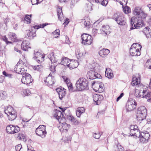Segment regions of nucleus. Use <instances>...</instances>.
<instances>
[{
    "instance_id": "f8f14e48",
    "label": "nucleus",
    "mask_w": 151,
    "mask_h": 151,
    "mask_svg": "<svg viewBox=\"0 0 151 151\" xmlns=\"http://www.w3.org/2000/svg\"><path fill=\"white\" fill-rule=\"evenodd\" d=\"M21 81L22 83L28 85L32 82L33 79H32L31 76L30 74L26 73L25 76H23Z\"/></svg>"
},
{
    "instance_id": "79ce46f5",
    "label": "nucleus",
    "mask_w": 151,
    "mask_h": 151,
    "mask_svg": "<svg viewBox=\"0 0 151 151\" xmlns=\"http://www.w3.org/2000/svg\"><path fill=\"white\" fill-rule=\"evenodd\" d=\"M142 98H146L148 101H151V95L150 93L147 92V94H145L144 95V97Z\"/></svg>"
},
{
    "instance_id": "0eeeda50",
    "label": "nucleus",
    "mask_w": 151,
    "mask_h": 151,
    "mask_svg": "<svg viewBox=\"0 0 151 151\" xmlns=\"http://www.w3.org/2000/svg\"><path fill=\"white\" fill-rule=\"evenodd\" d=\"M140 87H142L140 85ZM147 91V89L145 88L144 89L143 88H140L138 85L135 90L134 95L137 98H142L144 97V95L146 93Z\"/></svg>"
},
{
    "instance_id": "5fc2aeb1",
    "label": "nucleus",
    "mask_w": 151,
    "mask_h": 151,
    "mask_svg": "<svg viewBox=\"0 0 151 151\" xmlns=\"http://www.w3.org/2000/svg\"><path fill=\"white\" fill-rule=\"evenodd\" d=\"M3 74L5 76L8 77L9 78H11L12 75L11 74H8L6 73L5 71H4L3 72Z\"/></svg>"
},
{
    "instance_id": "603ef678",
    "label": "nucleus",
    "mask_w": 151,
    "mask_h": 151,
    "mask_svg": "<svg viewBox=\"0 0 151 151\" xmlns=\"http://www.w3.org/2000/svg\"><path fill=\"white\" fill-rule=\"evenodd\" d=\"M67 86L70 91L71 92L73 91V87L72 83H70V84L68 85Z\"/></svg>"
},
{
    "instance_id": "5701e85b",
    "label": "nucleus",
    "mask_w": 151,
    "mask_h": 151,
    "mask_svg": "<svg viewBox=\"0 0 151 151\" xmlns=\"http://www.w3.org/2000/svg\"><path fill=\"white\" fill-rule=\"evenodd\" d=\"M61 126L62 127L60 129V130L62 132H67L70 126L65 122L61 123Z\"/></svg>"
},
{
    "instance_id": "052dcab7",
    "label": "nucleus",
    "mask_w": 151,
    "mask_h": 151,
    "mask_svg": "<svg viewBox=\"0 0 151 151\" xmlns=\"http://www.w3.org/2000/svg\"><path fill=\"white\" fill-rule=\"evenodd\" d=\"M27 151H35L34 148L30 145H27Z\"/></svg>"
},
{
    "instance_id": "6e6552de",
    "label": "nucleus",
    "mask_w": 151,
    "mask_h": 151,
    "mask_svg": "<svg viewBox=\"0 0 151 151\" xmlns=\"http://www.w3.org/2000/svg\"><path fill=\"white\" fill-rule=\"evenodd\" d=\"M114 19L117 23L121 25H125L126 23V19L122 15H118L117 14H115L113 17Z\"/></svg>"
},
{
    "instance_id": "09e8293b",
    "label": "nucleus",
    "mask_w": 151,
    "mask_h": 151,
    "mask_svg": "<svg viewBox=\"0 0 151 151\" xmlns=\"http://www.w3.org/2000/svg\"><path fill=\"white\" fill-rule=\"evenodd\" d=\"M146 66L147 68L151 69V59L147 60L146 63Z\"/></svg>"
},
{
    "instance_id": "a878e982",
    "label": "nucleus",
    "mask_w": 151,
    "mask_h": 151,
    "mask_svg": "<svg viewBox=\"0 0 151 151\" xmlns=\"http://www.w3.org/2000/svg\"><path fill=\"white\" fill-rule=\"evenodd\" d=\"M54 116L59 121L63 117L64 115L60 111L56 110H55Z\"/></svg>"
},
{
    "instance_id": "e2e57ef3",
    "label": "nucleus",
    "mask_w": 151,
    "mask_h": 151,
    "mask_svg": "<svg viewBox=\"0 0 151 151\" xmlns=\"http://www.w3.org/2000/svg\"><path fill=\"white\" fill-rule=\"evenodd\" d=\"M64 79V81L66 83L67 86H68V85L70 84V83H70V80L68 79V78H66L65 79Z\"/></svg>"
},
{
    "instance_id": "9b49d317",
    "label": "nucleus",
    "mask_w": 151,
    "mask_h": 151,
    "mask_svg": "<svg viewBox=\"0 0 151 151\" xmlns=\"http://www.w3.org/2000/svg\"><path fill=\"white\" fill-rule=\"evenodd\" d=\"M150 137V134L148 132L146 131L141 132L140 134V141L142 143L147 142Z\"/></svg>"
},
{
    "instance_id": "2eb2a0df",
    "label": "nucleus",
    "mask_w": 151,
    "mask_h": 151,
    "mask_svg": "<svg viewBox=\"0 0 151 151\" xmlns=\"http://www.w3.org/2000/svg\"><path fill=\"white\" fill-rule=\"evenodd\" d=\"M137 105V103L134 100L131 101H128L127 103L126 107L127 111H131L135 109Z\"/></svg>"
},
{
    "instance_id": "13d9d810",
    "label": "nucleus",
    "mask_w": 151,
    "mask_h": 151,
    "mask_svg": "<svg viewBox=\"0 0 151 151\" xmlns=\"http://www.w3.org/2000/svg\"><path fill=\"white\" fill-rule=\"evenodd\" d=\"M100 135L99 133H95L93 135V137L96 139H98L100 137Z\"/></svg>"
},
{
    "instance_id": "dca6fc26",
    "label": "nucleus",
    "mask_w": 151,
    "mask_h": 151,
    "mask_svg": "<svg viewBox=\"0 0 151 151\" xmlns=\"http://www.w3.org/2000/svg\"><path fill=\"white\" fill-rule=\"evenodd\" d=\"M137 126L136 125L131 126V135L139 137L141 132L137 129Z\"/></svg>"
},
{
    "instance_id": "b1692460",
    "label": "nucleus",
    "mask_w": 151,
    "mask_h": 151,
    "mask_svg": "<svg viewBox=\"0 0 151 151\" xmlns=\"http://www.w3.org/2000/svg\"><path fill=\"white\" fill-rule=\"evenodd\" d=\"M101 30V33L102 34H105L106 35H108L110 33V27L108 25H103Z\"/></svg>"
},
{
    "instance_id": "864d4df0",
    "label": "nucleus",
    "mask_w": 151,
    "mask_h": 151,
    "mask_svg": "<svg viewBox=\"0 0 151 151\" xmlns=\"http://www.w3.org/2000/svg\"><path fill=\"white\" fill-rule=\"evenodd\" d=\"M81 23L83 24L84 26L86 27H88L90 24V22L89 21H84Z\"/></svg>"
},
{
    "instance_id": "a211bd4d",
    "label": "nucleus",
    "mask_w": 151,
    "mask_h": 151,
    "mask_svg": "<svg viewBox=\"0 0 151 151\" xmlns=\"http://www.w3.org/2000/svg\"><path fill=\"white\" fill-rule=\"evenodd\" d=\"M56 90L58 94L60 99L61 100L62 99L66 94L65 89L62 87L56 88Z\"/></svg>"
},
{
    "instance_id": "bb28decb",
    "label": "nucleus",
    "mask_w": 151,
    "mask_h": 151,
    "mask_svg": "<svg viewBox=\"0 0 151 151\" xmlns=\"http://www.w3.org/2000/svg\"><path fill=\"white\" fill-rule=\"evenodd\" d=\"M143 32L147 37H151V26L146 27L143 29Z\"/></svg>"
},
{
    "instance_id": "58836bf2",
    "label": "nucleus",
    "mask_w": 151,
    "mask_h": 151,
    "mask_svg": "<svg viewBox=\"0 0 151 151\" xmlns=\"http://www.w3.org/2000/svg\"><path fill=\"white\" fill-rule=\"evenodd\" d=\"M17 138L18 139L22 140L24 141H26L25 135L22 133H19L18 136L17 137Z\"/></svg>"
},
{
    "instance_id": "f257e3e1",
    "label": "nucleus",
    "mask_w": 151,
    "mask_h": 151,
    "mask_svg": "<svg viewBox=\"0 0 151 151\" xmlns=\"http://www.w3.org/2000/svg\"><path fill=\"white\" fill-rule=\"evenodd\" d=\"M88 82L85 78H80L76 83V87L78 90L82 91L88 90L89 89Z\"/></svg>"
},
{
    "instance_id": "72a5a7b5",
    "label": "nucleus",
    "mask_w": 151,
    "mask_h": 151,
    "mask_svg": "<svg viewBox=\"0 0 151 151\" xmlns=\"http://www.w3.org/2000/svg\"><path fill=\"white\" fill-rule=\"evenodd\" d=\"M86 53V52H83L79 49L77 50L76 52V56L78 59L81 58L83 56H84Z\"/></svg>"
},
{
    "instance_id": "c03bdc74",
    "label": "nucleus",
    "mask_w": 151,
    "mask_h": 151,
    "mask_svg": "<svg viewBox=\"0 0 151 151\" xmlns=\"http://www.w3.org/2000/svg\"><path fill=\"white\" fill-rule=\"evenodd\" d=\"M47 23H45L42 24H40L37 26L36 25L34 27L35 29H38L40 28H43L45 26L47 25Z\"/></svg>"
},
{
    "instance_id": "37998d69",
    "label": "nucleus",
    "mask_w": 151,
    "mask_h": 151,
    "mask_svg": "<svg viewBox=\"0 0 151 151\" xmlns=\"http://www.w3.org/2000/svg\"><path fill=\"white\" fill-rule=\"evenodd\" d=\"M32 15H26L24 18V19L26 21L27 23H30L31 22V19L30 17L32 16Z\"/></svg>"
},
{
    "instance_id": "3c124183",
    "label": "nucleus",
    "mask_w": 151,
    "mask_h": 151,
    "mask_svg": "<svg viewBox=\"0 0 151 151\" xmlns=\"http://www.w3.org/2000/svg\"><path fill=\"white\" fill-rule=\"evenodd\" d=\"M52 34L54 35H56L55 36V37H58V35H60V30L59 29H57L52 32Z\"/></svg>"
},
{
    "instance_id": "9d476101",
    "label": "nucleus",
    "mask_w": 151,
    "mask_h": 151,
    "mask_svg": "<svg viewBox=\"0 0 151 151\" xmlns=\"http://www.w3.org/2000/svg\"><path fill=\"white\" fill-rule=\"evenodd\" d=\"M20 130V128L18 126L11 124L8 125L6 129V132L9 134H14L17 133Z\"/></svg>"
},
{
    "instance_id": "f3484780",
    "label": "nucleus",
    "mask_w": 151,
    "mask_h": 151,
    "mask_svg": "<svg viewBox=\"0 0 151 151\" xmlns=\"http://www.w3.org/2000/svg\"><path fill=\"white\" fill-rule=\"evenodd\" d=\"M14 70L16 73L20 74L25 73L26 72L25 69L24 68H21L19 61L15 66Z\"/></svg>"
},
{
    "instance_id": "ea45409f",
    "label": "nucleus",
    "mask_w": 151,
    "mask_h": 151,
    "mask_svg": "<svg viewBox=\"0 0 151 151\" xmlns=\"http://www.w3.org/2000/svg\"><path fill=\"white\" fill-rule=\"evenodd\" d=\"M23 95L24 96H28L31 94V91L29 89H27L23 91Z\"/></svg>"
},
{
    "instance_id": "4c0bfd02",
    "label": "nucleus",
    "mask_w": 151,
    "mask_h": 151,
    "mask_svg": "<svg viewBox=\"0 0 151 151\" xmlns=\"http://www.w3.org/2000/svg\"><path fill=\"white\" fill-rule=\"evenodd\" d=\"M9 38L13 42H16L17 41V37L14 33L10 32L9 34Z\"/></svg>"
},
{
    "instance_id": "8fccbe9b",
    "label": "nucleus",
    "mask_w": 151,
    "mask_h": 151,
    "mask_svg": "<svg viewBox=\"0 0 151 151\" xmlns=\"http://www.w3.org/2000/svg\"><path fill=\"white\" fill-rule=\"evenodd\" d=\"M32 5L40 3L42 2V0H31Z\"/></svg>"
},
{
    "instance_id": "aec40b11",
    "label": "nucleus",
    "mask_w": 151,
    "mask_h": 151,
    "mask_svg": "<svg viewBox=\"0 0 151 151\" xmlns=\"http://www.w3.org/2000/svg\"><path fill=\"white\" fill-rule=\"evenodd\" d=\"M103 96L101 95L95 94L93 96V100L96 105H99L101 101L103 99Z\"/></svg>"
},
{
    "instance_id": "473e14b6",
    "label": "nucleus",
    "mask_w": 151,
    "mask_h": 151,
    "mask_svg": "<svg viewBox=\"0 0 151 151\" xmlns=\"http://www.w3.org/2000/svg\"><path fill=\"white\" fill-rule=\"evenodd\" d=\"M85 111V109L83 107H78L77 108L76 111V116L78 117H80L81 114L84 113Z\"/></svg>"
},
{
    "instance_id": "6ab92c4d",
    "label": "nucleus",
    "mask_w": 151,
    "mask_h": 151,
    "mask_svg": "<svg viewBox=\"0 0 151 151\" xmlns=\"http://www.w3.org/2000/svg\"><path fill=\"white\" fill-rule=\"evenodd\" d=\"M21 47L24 51H27L29 49H30L31 47L29 41L26 40H24L21 45Z\"/></svg>"
},
{
    "instance_id": "bf43d9fd",
    "label": "nucleus",
    "mask_w": 151,
    "mask_h": 151,
    "mask_svg": "<svg viewBox=\"0 0 151 151\" xmlns=\"http://www.w3.org/2000/svg\"><path fill=\"white\" fill-rule=\"evenodd\" d=\"M38 128H39L40 129L44 132L46 131L45 130V126L44 125H40Z\"/></svg>"
},
{
    "instance_id": "6e6d98bb",
    "label": "nucleus",
    "mask_w": 151,
    "mask_h": 151,
    "mask_svg": "<svg viewBox=\"0 0 151 151\" xmlns=\"http://www.w3.org/2000/svg\"><path fill=\"white\" fill-rule=\"evenodd\" d=\"M108 3V1L107 0H102L101 4L103 6H106Z\"/></svg>"
},
{
    "instance_id": "c756f323",
    "label": "nucleus",
    "mask_w": 151,
    "mask_h": 151,
    "mask_svg": "<svg viewBox=\"0 0 151 151\" xmlns=\"http://www.w3.org/2000/svg\"><path fill=\"white\" fill-rule=\"evenodd\" d=\"M54 54L53 52L49 53L47 56L48 58L50 60L52 63H56L57 60L56 59L54 55Z\"/></svg>"
},
{
    "instance_id": "4be33fe9",
    "label": "nucleus",
    "mask_w": 151,
    "mask_h": 151,
    "mask_svg": "<svg viewBox=\"0 0 151 151\" xmlns=\"http://www.w3.org/2000/svg\"><path fill=\"white\" fill-rule=\"evenodd\" d=\"M34 56L33 57L34 58L36 59V61L38 62L39 63L40 61V59H43L44 58V56L42 55L40 52H36L35 50H34Z\"/></svg>"
},
{
    "instance_id": "f03ea898",
    "label": "nucleus",
    "mask_w": 151,
    "mask_h": 151,
    "mask_svg": "<svg viewBox=\"0 0 151 151\" xmlns=\"http://www.w3.org/2000/svg\"><path fill=\"white\" fill-rule=\"evenodd\" d=\"M142 19L140 18H137L135 17H132L130 20V29H138L142 27L144 25V23Z\"/></svg>"
},
{
    "instance_id": "2f4dec72",
    "label": "nucleus",
    "mask_w": 151,
    "mask_h": 151,
    "mask_svg": "<svg viewBox=\"0 0 151 151\" xmlns=\"http://www.w3.org/2000/svg\"><path fill=\"white\" fill-rule=\"evenodd\" d=\"M27 36L30 39H32L35 36V30H29L27 34Z\"/></svg>"
},
{
    "instance_id": "39448f33",
    "label": "nucleus",
    "mask_w": 151,
    "mask_h": 151,
    "mask_svg": "<svg viewBox=\"0 0 151 151\" xmlns=\"http://www.w3.org/2000/svg\"><path fill=\"white\" fill-rule=\"evenodd\" d=\"M75 63L71 61L67 58L64 57L60 62V64L65 66H68L70 69H72L77 67V65H75L73 64Z\"/></svg>"
},
{
    "instance_id": "423d86ee",
    "label": "nucleus",
    "mask_w": 151,
    "mask_h": 151,
    "mask_svg": "<svg viewBox=\"0 0 151 151\" xmlns=\"http://www.w3.org/2000/svg\"><path fill=\"white\" fill-rule=\"evenodd\" d=\"M95 68H91L87 73V78L90 80H93L96 78L101 79L102 77L101 76L100 74L95 72Z\"/></svg>"
},
{
    "instance_id": "393cba45",
    "label": "nucleus",
    "mask_w": 151,
    "mask_h": 151,
    "mask_svg": "<svg viewBox=\"0 0 151 151\" xmlns=\"http://www.w3.org/2000/svg\"><path fill=\"white\" fill-rule=\"evenodd\" d=\"M36 133L38 136L43 138L45 137L47 134L46 131H44L40 129L39 128H37L36 130Z\"/></svg>"
},
{
    "instance_id": "f704fd0d",
    "label": "nucleus",
    "mask_w": 151,
    "mask_h": 151,
    "mask_svg": "<svg viewBox=\"0 0 151 151\" xmlns=\"http://www.w3.org/2000/svg\"><path fill=\"white\" fill-rule=\"evenodd\" d=\"M13 107L11 106H9L6 108L4 110V113L6 114L10 113L12 111H15Z\"/></svg>"
},
{
    "instance_id": "20e7f679",
    "label": "nucleus",
    "mask_w": 151,
    "mask_h": 151,
    "mask_svg": "<svg viewBox=\"0 0 151 151\" xmlns=\"http://www.w3.org/2000/svg\"><path fill=\"white\" fill-rule=\"evenodd\" d=\"M141 46L138 43H134L131 46L129 50L130 55L132 56H138L140 55V50Z\"/></svg>"
},
{
    "instance_id": "cd10ccee",
    "label": "nucleus",
    "mask_w": 151,
    "mask_h": 151,
    "mask_svg": "<svg viewBox=\"0 0 151 151\" xmlns=\"http://www.w3.org/2000/svg\"><path fill=\"white\" fill-rule=\"evenodd\" d=\"M110 51L107 49L103 48L100 50L99 52V54L100 56L104 58L108 55Z\"/></svg>"
},
{
    "instance_id": "0e129e2a",
    "label": "nucleus",
    "mask_w": 151,
    "mask_h": 151,
    "mask_svg": "<svg viewBox=\"0 0 151 151\" xmlns=\"http://www.w3.org/2000/svg\"><path fill=\"white\" fill-rule=\"evenodd\" d=\"M103 87L102 84L100 83V86H99V92L101 93L103 91Z\"/></svg>"
},
{
    "instance_id": "338daca9",
    "label": "nucleus",
    "mask_w": 151,
    "mask_h": 151,
    "mask_svg": "<svg viewBox=\"0 0 151 151\" xmlns=\"http://www.w3.org/2000/svg\"><path fill=\"white\" fill-rule=\"evenodd\" d=\"M4 92L2 93H0V99H3L4 97Z\"/></svg>"
},
{
    "instance_id": "4d7b16f0",
    "label": "nucleus",
    "mask_w": 151,
    "mask_h": 151,
    "mask_svg": "<svg viewBox=\"0 0 151 151\" xmlns=\"http://www.w3.org/2000/svg\"><path fill=\"white\" fill-rule=\"evenodd\" d=\"M22 147V146L21 145H18L15 147L16 151H20Z\"/></svg>"
},
{
    "instance_id": "1a4fd4ad",
    "label": "nucleus",
    "mask_w": 151,
    "mask_h": 151,
    "mask_svg": "<svg viewBox=\"0 0 151 151\" xmlns=\"http://www.w3.org/2000/svg\"><path fill=\"white\" fill-rule=\"evenodd\" d=\"M81 38L82 40V44L85 45H90L93 41L91 36L86 34L82 35Z\"/></svg>"
},
{
    "instance_id": "680f3d73",
    "label": "nucleus",
    "mask_w": 151,
    "mask_h": 151,
    "mask_svg": "<svg viewBox=\"0 0 151 151\" xmlns=\"http://www.w3.org/2000/svg\"><path fill=\"white\" fill-rule=\"evenodd\" d=\"M1 39L3 40L4 41L6 42L7 43H11V42H10L8 41H7V38L5 36H3L1 37Z\"/></svg>"
},
{
    "instance_id": "49530a36",
    "label": "nucleus",
    "mask_w": 151,
    "mask_h": 151,
    "mask_svg": "<svg viewBox=\"0 0 151 151\" xmlns=\"http://www.w3.org/2000/svg\"><path fill=\"white\" fill-rule=\"evenodd\" d=\"M68 119L71 122L74 123L75 124L77 123L76 122V119L71 115L70 116L68 117Z\"/></svg>"
},
{
    "instance_id": "c85d7f7f",
    "label": "nucleus",
    "mask_w": 151,
    "mask_h": 151,
    "mask_svg": "<svg viewBox=\"0 0 151 151\" xmlns=\"http://www.w3.org/2000/svg\"><path fill=\"white\" fill-rule=\"evenodd\" d=\"M9 120L13 121L17 117V112L15 111H12L10 113L6 114Z\"/></svg>"
},
{
    "instance_id": "4468645a",
    "label": "nucleus",
    "mask_w": 151,
    "mask_h": 151,
    "mask_svg": "<svg viewBox=\"0 0 151 151\" xmlns=\"http://www.w3.org/2000/svg\"><path fill=\"white\" fill-rule=\"evenodd\" d=\"M45 84L49 86H52L55 82L54 77L52 76L50 73L44 80Z\"/></svg>"
},
{
    "instance_id": "c9c22d12",
    "label": "nucleus",
    "mask_w": 151,
    "mask_h": 151,
    "mask_svg": "<svg viewBox=\"0 0 151 151\" xmlns=\"http://www.w3.org/2000/svg\"><path fill=\"white\" fill-rule=\"evenodd\" d=\"M140 82V80L139 79H138L136 77H133V80L132 82V86L139 85V83Z\"/></svg>"
},
{
    "instance_id": "de8ad7c7",
    "label": "nucleus",
    "mask_w": 151,
    "mask_h": 151,
    "mask_svg": "<svg viewBox=\"0 0 151 151\" xmlns=\"http://www.w3.org/2000/svg\"><path fill=\"white\" fill-rule=\"evenodd\" d=\"M123 11L125 14H127L130 12V9L127 6L126 7H125L124 8L123 6Z\"/></svg>"
},
{
    "instance_id": "69168bd1",
    "label": "nucleus",
    "mask_w": 151,
    "mask_h": 151,
    "mask_svg": "<svg viewBox=\"0 0 151 151\" xmlns=\"http://www.w3.org/2000/svg\"><path fill=\"white\" fill-rule=\"evenodd\" d=\"M124 93H121L120 95L117 98L116 100V101H118L119 100L124 96Z\"/></svg>"
},
{
    "instance_id": "774afa93",
    "label": "nucleus",
    "mask_w": 151,
    "mask_h": 151,
    "mask_svg": "<svg viewBox=\"0 0 151 151\" xmlns=\"http://www.w3.org/2000/svg\"><path fill=\"white\" fill-rule=\"evenodd\" d=\"M69 22V19L66 18L65 19V21L64 22L63 24H66V25H67L68 24Z\"/></svg>"
},
{
    "instance_id": "7ed1b4c3",
    "label": "nucleus",
    "mask_w": 151,
    "mask_h": 151,
    "mask_svg": "<svg viewBox=\"0 0 151 151\" xmlns=\"http://www.w3.org/2000/svg\"><path fill=\"white\" fill-rule=\"evenodd\" d=\"M147 114V110L144 106H140L137 109L136 111V116L137 119L139 121H142L145 119Z\"/></svg>"
},
{
    "instance_id": "a19ab883",
    "label": "nucleus",
    "mask_w": 151,
    "mask_h": 151,
    "mask_svg": "<svg viewBox=\"0 0 151 151\" xmlns=\"http://www.w3.org/2000/svg\"><path fill=\"white\" fill-rule=\"evenodd\" d=\"M43 66L41 65H38L37 66H34L33 68V69L36 70L41 71L42 70Z\"/></svg>"
},
{
    "instance_id": "ddd939ff",
    "label": "nucleus",
    "mask_w": 151,
    "mask_h": 151,
    "mask_svg": "<svg viewBox=\"0 0 151 151\" xmlns=\"http://www.w3.org/2000/svg\"><path fill=\"white\" fill-rule=\"evenodd\" d=\"M134 14L135 15L139 16V18L144 19L146 17V14L141 10V8L139 7H136L134 10Z\"/></svg>"
},
{
    "instance_id": "e433bc0d",
    "label": "nucleus",
    "mask_w": 151,
    "mask_h": 151,
    "mask_svg": "<svg viewBox=\"0 0 151 151\" xmlns=\"http://www.w3.org/2000/svg\"><path fill=\"white\" fill-rule=\"evenodd\" d=\"M92 86H94L93 89L96 92H99V86H100V82L99 83H95V81L92 83Z\"/></svg>"
},
{
    "instance_id": "7c9ffc66",
    "label": "nucleus",
    "mask_w": 151,
    "mask_h": 151,
    "mask_svg": "<svg viewBox=\"0 0 151 151\" xmlns=\"http://www.w3.org/2000/svg\"><path fill=\"white\" fill-rule=\"evenodd\" d=\"M111 70L109 68H106L105 71V76L109 79H111L113 77V74L111 72Z\"/></svg>"
},
{
    "instance_id": "a18cd8bd",
    "label": "nucleus",
    "mask_w": 151,
    "mask_h": 151,
    "mask_svg": "<svg viewBox=\"0 0 151 151\" xmlns=\"http://www.w3.org/2000/svg\"><path fill=\"white\" fill-rule=\"evenodd\" d=\"M117 2H119L120 4L123 5V4L126 5L127 3L128 0H114Z\"/></svg>"
},
{
    "instance_id": "412c9836",
    "label": "nucleus",
    "mask_w": 151,
    "mask_h": 151,
    "mask_svg": "<svg viewBox=\"0 0 151 151\" xmlns=\"http://www.w3.org/2000/svg\"><path fill=\"white\" fill-rule=\"evenodd\" d=\"M57 15L58 19L60 21H64V18L63 17V13L62 10V7L60 6H58L57 8Z\"/></svg>"
}]
</instances>
